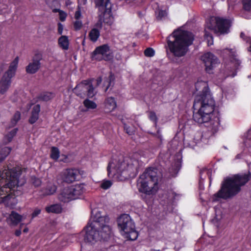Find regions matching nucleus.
I'll list each match as a JSON object with an SVG mask.
<instances>
[{"instance_id": "obj_29", "label": "nucleus", "mask_w": 251, "mask_h": 251, "mask_svg": "<svg viewBox=\"0 0 251 251\" xmlns=\"http://www.w3.org/2000/svg\"><path fill=\"white\" fill-rule=\"evenodd\" d=\"M60 156V151L57 148L53 147L51 148L50 157L51 159L57 160Z\"/></svg>"}, {"instance_id": "obj_52", "label": "nucleus", "mask_w": 251, "mask_h": 251, "mask_svg": "<svg viewBox=\"0 0 251 251\" xmlns=\"http://www.w3.org/2000/svg\"><path fill=\"white\" fill-rule=\"evenodd\" d=\"M61 11V10H60V9H54L52 10V11H53V12H59V11Z\"/></svg>"}, {"instance_id": "obj_17", "label": "nucleus", "mask_w": 251, "mask_h": 251, "mask_svg": "<svg viewBox=\"0 0 251 251\" xmlns=\"http://www.w3.org/2000/svg\"><path fill=\"white\" fill-rule=\"evenodd\" d=\"M11 78L3 75L0 81V94L4 95L7 92L11 83Z\"/></svg>"}, {"instance_id": "obj_10", "label": "nucleus", "mask_w": 251, "mask_h": 251, "mask_svg": "<svg viewBox=\"0 0 251 251\" xmlns=\"http://www.w3.org/2000/svg\"><path fill=\"white\" fill-rule=\"evenodd\" d=\"M118 226L121 234L131 240H136L138 236L135 225L130 217L127 214L121 215L118 219Z\"/></svg>"}, {"instance_id": "obj_39", "label": "nucleus", "mask_w": 251, "mask_h": 251, "mask_svg": "<svg viewBox=\"0 0 251 251\" xmlns=\"http://www.w3.org/2000/svg\"><path fill=\"white\" fill-rule=\"evenodd\" d=\"M145 55L148 57H152L154 55V51L151 48H148L144 51Z\"/></svg>"}, {"instance_id": "obj_33", "label": "nucleus", "mask_w": 251, "mask_h": 251, "mask_svg": "<svg viewBox=\"0 0 251 251\" xmlns=\"http://www.w3.org/2000/svg\"><path fill=\"white\" fill-rule=\"evenodd\" d=\"M54 96V94L50 92H46L41 95V98L45 101H48L52 99Z\"/></svg>"}, {"instance_id": "obj_40", "label": "nucleus", "mask_w": 251, "mask_h": 251, "mask_svg": "<svg viewBox=\"0 0 251 251\" xmlns=\"http://www.w3.org/2000/svg\"><path fill=\"white\" fill-rule=\"evenodd\" d=\"M125 129L126 130L127 133H128L129 135H132L134 134L135 131L134 128L130 127L126 124H125Z\"/></svg>"}, {"instance_id": "obj_32", "label": "nucleus", "mask_w": 251, "mask_h": 251, "mask_svg": "<svg viewBox=\"0 0 251 251\" xmlns=\"http://www.w3.org/2000/svg\"><path fill=\"white\" fill-rule=\"evenodd\" d=\"M10 149L5 147L2 149L1 152H0V162L2 161L10 152Z\"/></svg>"}, {"instance_id": "obj_3", "label": "nucleus", "mask_w": 251, "mask_h": 251, "mask_svg": "<svg viewBox=\"0 0 251 251\" xmlns=\"http://www.w3.org/2000/svg\"><path fill=\"white\" fill-rule=\"evenodd\" d=\"M139 154H134L131 157H121L112 159L107 166L108 176L117 180H124L136 173L139 165Z\"/></svg>"}, {"instance_id": "obj_15", "label": "nucleus", "mask_w": 251, "mask_h": 251, "mask_svg": "<svg viewBox=\"0 0 251 251\" xmlns=\"http://www.w3.org/2000/svg\"><path fill=\"white\" fill-rule=\"evenodd\" d=\"M58 199L63 202H69L75 200L71 187H67L62 189L58 195Z\"/></svg>"}, {"instance_id": "obj_51", "label": "nucleus", "mask_w": 251, "mask_h": 251, "mask_svg": "<svg viewBox=\"0 0 251 251\" xmlns=\"http://www.w3.org/2000/svg\"><path fill=\"white\" fill-rule=\"evenodd\" d=\"M247 137L249 138L250 140L251 139V129L248 132Z\"/></svg>"}, {"instance_id": "obj_19", "label": "nucleus", "mask_w": 251, "mask_h": 251, "mask_svg": "<svg viewBox=\"0 0 251 251\" xmlns=\"http://www.w3.org/2000/svg\"><path fill=\"white\" fill-rule=\"evenodd\" d=\"M70 187L75 200L77 199L80 195L85 193L87 190L86 186L84 184H77Z\"/></svg>"}, {"instance_id": "obj_12", "label": "nucleus", "mask_w": 251, "mask_h": 251, "mask_svg": "<svg viewBox=\"0 0 251 251\" xmlns=\"http://www.w3.org/2000/svg\"><path fill=\"white\" fill-rule=\"evenodd\" d=\"M113 56V51L107 44L97 47L92 54V59L98 61L109 60L112 58Z\"/></svg>"}, {"instance_id": "obj_22", "label": "nucleus", "mask_w": 251, "mask_h": 251, "mask_svg": "<svg viewBox=\"0 0 251 251\" xmlns=\"http://www.w3.org/2000/svg\"><path fill=\"white\" fill-rule=\"evenodd\" d=\"M19 63V57H16L10 63L8 70L4 74V75L12 78L15 74Z\"/></svg>"}, {"instance_id": "obj_58", "label": "nucleus", "mask_w": 251, "mask_h": 251, "mask_svg": "<svg viewBox=\"0 0 251 251\" xmlns=\"http://www.w3.org/2000/svg\"><path fill=\"white\" fill-rule=\"evenodd\" d=\"M23 225V224H21L20 225V227H22V226Z\"/></svg>"}, {"instance_id": "obj_44", "label": "nucleus", "mask_w": 251, "mask_h": 251, "mask_svg": "<svg viewBox=\"0 0 251 251\" xmlns=\"http://www.w3.org/2000/svg\"><path fill=\"white\" fill-rule=\"evenodd\" d=\"M59 19L61 21L63 22V21H65L66 17H67V14L66 12H65L64 11H63L62 10L60 11L59 13Z\"/></svg>"}, {"instance_id": "obj_13", "label": "nucleus", "mask_w": 251, "mask_h": 251, "mask_svg": "<svg viewBox=\"0 0 251 251\" xmlns=\"http://www.w3.org/2000/svg\"><path fill=\"white\" fill-rule=\"evenodd\" d=\"M201 60L202 61L205 66V70L207 72L210 73L211 71L216 67L219 63L218 59L216 56L211 52L205 53L201 56Z\"/></svg>"}, {"instance_id": "obj_55", "label": "nucleus", "mask_w": 251, "mask_h": 251, "mask_svg": "<svg viewBox=\"0 0 251 251\" xmlns=\"http://www.w3.org/2000/svg\"><path fill=\"white\" fill-rule=\"evenodd\" d=\"M101 81V79L100 78H99V79H97V84L98 85H99V83H100Z\"/></svg>"}, {"instance_id": "obj_37", "label": "nucleus", "mask_w": 251, "mask_h": 251, "mask_svg": "<svg viewBox=\"0 0 251 251\" xmlns=\"http://www.w3.org/2000/svg\"><path fill=\"white\" fill-rule=\"evenodd\" d=\"M243 5L246 11H251V0H244Z\"/></svg>"}, {"instance_id": "obj_36", "label": "nucleus", "mask_w": 251, "mask_h": 251, "mask_svg": "<svg viewBox=\"0 0 251 251\" xmlns=\"http://www.w3.org/2000/svg\"><path fill=\"white\" fill-rule=\"evenodd\" d=\"M240 64V61L237 59L236 58H233V59L230 62V66L232 67L234 70H236L238 69L239 65Z\"/></svg>"}, {"instance_id": "obj_27", "label": "nucleus", "mask_w": 251, "mask_h": 251, "mask_svg": "<svg viewBox=\"0 0 251 251\" xmlns=\"http://www.w3.org/2000/svg\"><path fill=\"white\" fill-rule=\"evenodd\" d=\"M58 44L63 50H67L69 48V40L67 36H62L58 39Z\"/></svg>"}, {"instance_id": "obj_31", "label": "nucleus", "mask_w": 251, "mask_h": 251, "mask_svg": "<svg viewBox=\"0 0 251 251\" xmlns=\"http://www.w3.org/2000/svg\"><path fill=\"white\" fill-rule=\"evenodd\" d=\"M17 129L14 128L12 129L7 135H5V138L7 142L11 141L13 137L16 134Z\"/></svg>"}, {"instance_id": "obj_59", "label": "nucleus", "mask_w": 251, "mask_h": 251, "mask_svg": "<svg viewBox=\"0 0 251 251\" xmlns=\"http://www.w3.org/2000/svg\"><path fill=\"white\" fill-rule=\"evenodd\" d=\"M160 251L159 250H153V251Z\"/></svg>"}, {"instance_id": "obj_56", "label": "nucleus", "mask_w": 251, "mask_h": 251, "mask_svg": "<svg viewBox=\"0 0 251 251\" xmlns=\"http://www.w3.org/2000/svg\"><path fill=\"white\" fill-rule=\"evenodd\" d=\"M245 18L246 19H251V15L250 16H244Z\"/></svg>"}, {"instance_id": "obj_26", "label": "nucleus", "mask_w": 251, "mask_h": 251, "mask_svg": "<svg viewBox=\"0 0 251 251\" xmlns=\"http://www.w3.org/2000/svg\"><path fill=\"white\" fill-rule=\"evenodd\" d=\"M46 210L48 213H59L62 211V207L60 204H55L47 206Z\"/></svg>"}, {"instance_id": "obj_43", "label": "nucleus", "mask_w": 251, "mask_h": 251, "mask_svg": "<svg viewBox=\"0 0 251 251\" xmlns=\"http://www.w3.org/2000/svg\"><path fill=\"white\" fill-rule=\"evenodd\" d=\"M82 22L80 20H76L74 24V27L76 30L80 29L82 26Z\"/></svg>"}, {"instance_id": "obj_42", "label": "nucleus", "mask_w": 251, "mask_h": 251, "mask_svg": "<svg viewBox=\"0 0 251 251\" xmlns=\"http://www.w3.org/2000/svg\"><path fill=\"white\" fill-rule=\"evenodd\" d=\"M75 20H80L82 18L81 12L80 7L78 6L77 10L75 12Z\"/></svg>"}, {"instance_id": "obj_7", "label": "nucleus", "mask_w": 251, "mask_h": 251, "mask_svg": "<svg viewBox=\"0 0 251 251\" xmlns=\"http://www.w3.org/2000/svg\"><path fill=\"white\" fill-rule=\"evenodd\" d=\"M94 2L100 12V19L90 31L89 36L90 40L95 42L100 37V29L102 26V23L110 25L113 23V17L109 0H94Z\"/></svg>"}, {"instance_id": "obj_24", "label": "nucleus", "mask_w": 251, "mask_h": 251, "mask_svg": "<svg viewBox=\"0 0 251 251\" xmlns=\"http://www.w3.org/2000/svg\"><path fill=\"white\" fill-rule=\"evenodd\" d=\"M224 218V214L222 210L220 208L215 209V216L212 220V223L217 227H218L221 224L222 220Z\"/></svg>"}, {"instance_id": "obj_2", "label": "nucleus", "mask_w": 251, "mask_h": 251, "mask_svg": "<svg viewBox=\"0 0 251 251\" xmlns=\"http://www.w3.org/2000/svg\"><path fill=\"white\" fill-rule=\"evenodd\" d=\"M109 220L108 217L102 216L98 209L93 210L90 222L83 231L85 232V241L94 244L108 239L111 234V228L108 225Z\"/></svg>"}, {"instance_id": "obj_48", "label": "nucleus", "mask_w": 251, "mask_h": 251, "mask_svg": "<svg viewBox=\"0 0 251 251\" xmlns=\"http://www.w3.org/2000/svg\"><path fill=\"white\" fill-rule=\"evenodd\" d=\"M225 51H226V52H228L229 54H231V55H234L235 51L233 50H229L228 49H226Z\"/></svg>"}, {"instance_id": "obj_6", "label": "nucleus", "mask_w": 251, "mask_h": 251, "mask_svg": "<svg viewBox=\"0 0 251 251\" xmlns=\"http://www.w3.org/2000/svg\"><path fill=\"white\" fill-rule=\"evenodd\" d=\"M247 174L237 175L226 178L221 184V188L214 194L213 201H218L220 199H227L237 195L241 190V187L244 185L249 180Z\"/></svg>"}, {"instance_id": "obj_9", "label": "nucleus", "mask_w": 251, "mask_h": 251, "mask_svg": "<svg viewBox=\"0 0 251 251\" xmlns=\"http://www.w3.org/2000/svg\"><path fill=\"white\" fill-rule=\"evenodd\" d=\"M231 21L216 17H211L206 20L204 29V38L207 45L213 44V37L210 32L214 33H226L228 31Z\"/></svg>"}, {"instance_id": "obj_47", "label": "nucleus", "mask_w": 251, "mask_h": 251, "mask_svg": "<svg viewBox=\"0 0 251 251\" xmlns=\"http://www.w3.org/2000/svg\"><path fill=\"white\" fill-rule=\"evenodd\" d=\"M63 30V25L61 23L58 24V32L60 34H62Z\"/></svg>"}, {"instance_id": "obj_8", "label": "nucleus", "mask_w": 251, "mask_h": 251, "mask_svg": "<svg viewBox=\"0 0 251 251\" xmlns=\"http://www.w3.org/2000/svg\"><path fill=\"white\" fill-rule=\"evenodd\" d=\"M140 192L146 195L154 194L158 189V176L157 170L149 168L140 176L137 182Z\"/></svg>"}, {"instance_id": "obj_16", "label": "nucleus", "mask_w": 251, "mask_h": 251, "mask_svg": "<svg viewBox=\"0 0 251 251\" xmlns=\"http://www.w3.org/2000/svg\"><path fill=\"white\" fill-rule=\"evenodd\" d=\"M25 218V216L24 217L16 212L12 211L6 218V221L10 226H15Z\"/></svg>"}, {"instance_id": "obj_34", "label": "nucleus", "mask_w": 251, "mask_h": 251, "mask_svg": "<svg viewBox=\"0 0 251 251\" xmlns=\"http://www.w3.org/2000/svg\"><path fill=\"white\" fill-rule=\"evenodd\" d=\"M112 184L111 181L109 180H103L100 184V187L104 190L109 188Z\"/></svg>"}, {"instance_id": "obj_28", "label": "nucleus", "mask_w": 251, "mask_h": 251, "mask_svg": "<svg viewBox=\"0 0 251 251\" xmlns=\"http://www.w3.org/2000/svg\"><path fill=\"white\" fill-rule=\"evenodd\" d=\"M83 104L85 107L88 110L95 109L97 107L96 103L88 99H85L83 101Z\"/></svg>"}, {"instance_id": "obj_53", "label": "nucleus", "mask_w": 251, "mask_h": 251, "mask_svg": "<svg viewBox=\"0 0 251 251\" xmlns=\"http://www.w3.org/2000/svg\"><path fill=\"white\" fill-rule=\"evenodd\" d=\"M28 231V228L27 227H25L23 230V232L24 233H27Z\"/></svg>"}, {"instance_id": "obj_41", "label": "nucleus", "mask_w": 251, "mask_h": 251, "mask_svg": "<svg viewBox=\"0 0 251 251\" xmlns=\"http://www.w3.org/2000/svg\"><path fill=\"white\" fill-rule=\"evenodd\" d=\"M149 117L150 119L154 123H156L157 121V117L155 113L154 112L151 111L149 113Z\"/></svg>"}, {"instance_id": "obj_35", "label": "nucleus", "mask_w": 251, "mask_h": 251, "mask_svg": "<svg viewBox=\"0 0 251 251\" xmlns=\"http://www.w3.org/2000/svg\"><path fill=\"white\" fill-rule=\"evenodd\" d=\"M114 75H110L107 80L104 82V85L105 86V88L104 89V91H106L109 87L111 85V82L114 80Z\"/></svg>"}, {"instance_id": "obj_38", "label": "nucleus", "mask_w": 251, "mask_h": 251, "mask_svg": "<svg viewBox=\"0 0 251 251\" xmlns=\"http://www.w3.org/2000/svg\"><path fill=\"white\" fill-rule=\"evenodd\" d=\"M21 114L19 112H16L14 115L12 120L11 122L13 125H16V124L18 122V121L20 119Z\"/></svg>"}, {"instance_id": "obj_45", "label": "nucleus", "mask_w": 251, "mask_h": 251, "mask_svg": "<svg viewBox=\"0 0 251 251\" xmlns=\"http://www.w3.org/2000/svg\"><path fill=\"white\" fill-rule=\"evenodd\" d=\"M32 183L35 186H39L41 184V180L38 178H36L35 177H32Z\"/></svg>"}, {"instance_id": "obj_54", "label": "nucleus", "mask_w": 251, "mask_h": 251, "mask_svg": "<svg viewBox=\"0 0 251 251\" xmlns=\"http://www.w3.org/2000/svg\"><path fill=\"white\" fill-rule=\"evenodd\" d=\"M236 75V73L234 71L232 74L229 75L231 76L232 77Z\"/></svg>"}, {"instance_id": "obj_5", "label": "nucleus", "mask_w": 251, "mask_h": 251, "mask_svg": "<svg viewBox=\"0 0 251 251\" xmlns=\"http://www.w3.org/2000/svg\"><path fill=\"white\" fill-rule=\"evenodd\" d=\"M194 36L192 33L180 27L174 30L167 37L168 48L174 56L181 57L186 54L188 47L192 44Z\"/></svg>"}, {"instance_id": "obj_23", "label": "nucleus", "mask_w": 251, "mask_h": 251, "mask_svg": "<svg viewBox=\"0 0 251 251\" xmlns=\"http://www.w3.org/2000/svg\"><path fill=\"white\" fill-rule=\"evenodd\" d=\"M40 111V106L39 104H36L33 106L31 115L29 119V122L30 124L35 123L39 118V113Z\"/></svg>"}, {"instance_id": "obj_57", "label": "nucleus", "mask_w": 251, "mask_h": 251, "mask_svg": "<svg viewBox=\"0 0 251 251\" xmlns=\"http://www.w3.org/2000/svg\"><path fill=\"white\" fill-rule=\"evenodd\" d=\"M240 36L241 38H243L245 36V34L243 33H241L240 34Z\"/></svg>"}, {"instance_id": "obj_4", "label": "nucleus", "mask_w": 251, "mask_h": 251, "mask_svg": "<svg viewBox=\"0 0 251 251\" xmlns=\"http://www.w3.org/2000/svg\"><path fill=\"white\" fill-rule=\"evenodd\" d=\"M21 174V169L20 167L10 170L5 167L0 170V180H2L5 183V185L0 188V202H3L7 206L12 207L17 203L16 198L10 194L5 195L10 192L12 193V191H14L18 186L24 183V180H19Z\"/></svg>"}, {"instance_id": "obj_18", "label": "nucleus", "mask_w": 251, "mask_h": 251, "mask_svg": "<svg viewBox=\"0 0 251 251\" xmlns=\"http://www.w3.org/2000/svg\"><path fill=\"white\" fill-rule=\"evenodd\" d=\"M70 187L75 200L77 199L80 195L85 193L87 190L86 186L84 184H77Z\"/></svg>"}, {"instance_id": "obj_25", "label": "nucleus", "mask_w": 251, "mask_h": 251, "mask_svg": "<svg viewBox=\"0 0 251 251\" xmlns=\"http://www.w3.org/2000/svg\"><path fill=\"white\" fill-rule=\"evenodd\" d=\"M40 66V63L39 60H34L33 61L29 63L26 67V72L30 74H34L36 73Z\"/></svg>"}, {"instance_id": "obj_21", "label": "nucleus", "mask_w": 251, "mask_h": 251, "mask_svg": "<svg viewBox=\"0 0 251 251\" xmlns=\"http://www.w3.org/2000/svg\"><path fill=\"white\" fill-rule=\"evenodd\" d=\"M57 186L52 182L48 183L46 187L43 188L41 191V195L43 196H50L53 195L56 191Z\"/></svg>"}, {"instance_id": "obj_50", "label": "nucleus", "mask_w": 251, "mask_h": 251, "mask_svg": "<svg viewBox=\"0 0 251 251\" xmlns=\"http://www.w3.org/2000/svg\"><path fill=\"white\" fill-rule=\"evenodd\" d=\"M21 234V229L16 230L15 231V235L17 236H19Z\"/></svg>"}, {"instance_id": "obj_46", "label": "nucleus", "mask_w": 251, "mask_h": 251, "mask_svg": "<svg viewBox=\"0 0 251 251\" xmlns=\"http://www.w3.org/2000/svg\"><path fill=\"white\" fill-rule=\"evenodd\" d=\"M41 213V209L36 208L34 209V211L33 212L31 217L32 218H34L37 216H38L40 213Z\"/></svg>"}, {"instance_id": "obj_14", "label": "nucleus", "mask_w": 251, "mask_h": 251, "mask_svg": "<svg viewBox=\"0 0 251 251\" xmlns=\"http://www.w3.org/2000/svg\"><path fill=\"white\" fill-rule=\"evenodd\" d=\"M79 174L77 169H66L63 173V179L65 181L71 183L75 181Z\"/></svg>"}, {"instance_id": "obj_1", "label": "nucleus", "mask_w": 251, "mask_h": 251, "mask_svg": "<svg viewBox=\"0 0 251 251\" xmlns=\"http://www.w3.org/2000/svg\"><path fill=\"white\" fill-rule=\"evenodd\" d=\"M193 107V119L199 124L206 123L213 132L216 131L219 125L217 114L214 111L215 101L209 91L206 81L198 79Z\"/></svg>"}, {"instance_id": "obj_11", "label": "nucleus", "mask_w": 251, "mask_h": 251, "mask_svg": "<svg viewBox=\"0 0 251 251\" xmlns=\"http://www.w3.org/2000/svg\"><path fill=\"white\" fill-rule=\"evenodd\" d=\"M74 91L77 96L82 98L86 96L92 98L96 93L91 82L88 80H84L77 85Z\"/></svg>"}, {"instance_id": "obj_20", "label": "nucleus", "mask_w": 251, "mask_h": 251, "mask_svg": "<svg viewBox=\"0 0 251 251\" xmlns=\"http://www.w3.org/2000/svg\"><path fill=\"white\" fill-rule=\"evenodd\" d=\"M117 107V102L113 97H108L104 101V109L105 112L109 113L114 111Z\"/></svg>"}, {"instance_id": "obj_30", "label": "nucleus", "mask_w": 251, "mask_h": 251, "mask_svg": "<svg viewBox=\"0 0 251 251\" xmlns=\"http://www.w3.org/2000/svg\"><path fill=\"white\" fill-rule=\"evenodd\" d=\"M155 14L158 20H161L167 15V12L166 9L162 10L158 8L155 11Z\"/></svg>"}, {"instance_id": "obj_49", "label": "nucleus", "mask_w": 251, "mask_h": 251, "mask_svg": "<svg viewBox=\"0 0 251 251\" xmlns=\"http://www.w3.org/2000/svg\"><path fill=\"white\" fill-rule=\"evenodd\" d=\"M62 157H63V158L61 159V161H63L64 162H66L68 161L67 159V156L65 155H62Z\"/></svg>"}]
</instances>
